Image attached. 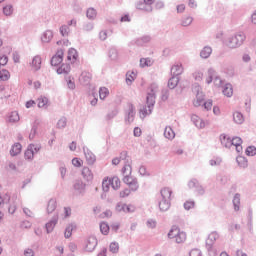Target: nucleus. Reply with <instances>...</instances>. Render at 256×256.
Instances as JSON below:
<instances>
[{"label": "nucleus", "mask_w": 256, "mask_h": 256, "mask_svg": "<svg viewBox=\"0 0 256 256\" xmlns=\"http://www.w3.org/2000/svg\"><path fill=\"white\" fill-rule=\"evenodd\" d=\"M5 203H8V211L11 213V215H13V213L17 211V203H19V198L17 195L11 196L9 192L5 193L4 195L0 194V207H3Z\"/></svg>", "instance_id": "obj_1"}, {"label": "nucleus", "mask_w": 256, "mask_h": 256, "mask_svg": "<svg viewBox=\"0 0 256 256\" xmlns=\"http://www.w3.org/2000/svg\"><path fill=\"white\" fill-rule=\"evenodd\" d=\"M110 187L114 189V191H117L118 189H121V180L117 176L113 177H105L102 181V189L106 193L109 191Z\"/></svg>", "instance_id": "obj_2"}, {"label": "nucleus", "mask_w": 256, "mask_h": 256, "mask_svg": "<svg viewBox=\"0 0 256 256\" xmlns=\"http://www.w3.org/2000/svg\"><path fill=\"white\" fill-rule=\"evenodd\" d=\"M246 38L245 33L238 32L228 39L227 45L230 49H237V47H241L242 43H245Z\"/></svg>", "instance_id": "obj_3"}, {"label": "nucleus", "mask_w": 256, "mask_h": 256, "mask_svg": "<svg viewBox=\"0 0 256 256\" xmlns=\"http://www.w3.org/2000/svg\"><path fill=\"white\" fill-rule=\"evenodd\" d=\"M169 239H174L177 243H185L187 239V234L181 231L177 226H173L168 233Z\"/></svg>", "instance_id": "obj_4"}, {"label": "nucleus", "mask_w": 256, "mask_h": 256, "mask_svg": "<svg viewBox=\"0 0 256 256\" xmlns=\"http://www.w3.org/2000/svg\"><path fill=\"white\" fill-rule=\"evenodd\" d=\"M123 183L131 189V191H137L139 189V183L137 182V179L133 178V176H126L123 177Z\"/></svg>", "instance_id": "obj_5"}, {"label": "nucleus", "mask_w": 256, "mask_h": 256, "mask_svg": "<svg viewBox=\"0 0 256 256\" xmlns=\"http://www.w3.org/2000/svg\"><path fill=\"white\" fill-rule=\"evenodd\" d=\"M64 55L65 51L63 49L57 50L56 54L51 59V65L58 67V65L62 64Z\"/></svg>", "instance_id": "obj_6"}, {"label": "nucleus", "mask_w": 256, "mask_h": 256, "mask_svg": "<svg viewBox=\"0 0 256 256\" xmlns=\"http://www.w3.org/2000/svg\"><path fill=\"white\" fill-rule=\"evenodd\" d=\"M191 119H192V122L194 123L195 127H197V129H205L207 127V125H209V121H205V120L201 119V117H199L196 114H193Z\"/></svg>", "instance_id": "obj_7"}, {"label": "nucleus", "mask_w": 256, "mask_h": 256, "mask_svg": "<svg viewBox=\"0 0 256 256\" xmlns=\"http://www.w3.org/2000/svg\"><path fill=\"white\" fill-rule=\"evenodd\" d=\"M135 205L119 203L116 206L117 211H123V213H135Z\"/></svg>", "instance_id": "obj_8"}, {"label": "nucleus", "mask_w": 256, "mask_h": 256, "mask_svg": "<svg viewBox=\"0 0 256 256\" xmlns=\"http://www.w3.org/2000/svg\"><path fill=\"white\" fill-rule=\"evenodd\" d=\"M67 61L71 64L77 63L79 61V52L75 48H70L67 52Z\"/></svg>", "instance_id": "obj_9"}, {"label": "nucleus", "mask_w": 256, "mask_h": 256, "mask_svg": "<svg viewBox=\"0 0 256 256\" xmlns=\"http://www.w3.org/2000/svg\"><path fill=\"white\" fill-rule=\"evenodd\" d=\"M205 103V94L197 88L196 97L193 100L194 107H201Z\"/></svg>", "instance_id": "obj_10"}, {"label": "nucleus", "mask_w": 256, "mask_h": 256, "mask_svg": "<svg viewBox=\"0 0 256 256\" xmlns=\"http://www.w3.org/2000/svg\"><path fill=\"white\" fill-rule=\"evenodd\" d=\"M172 196H173V190H171V188L164 187L160 190V199L171 201Z\"/></svg>", "instance_id": "obj_11"}, {"label": "nucleus", "mask_w": 256, "mask_h": 256, "mask_svg": "<svg viewBox=\"0 0 256 256\" xmlns=\"http://www.w3.org/2000/svg\"><path fill=\"white\" fill-rule=\"evenodd\" d=\"M91 79H93V76L87 71H83L79 76V81L82 85H89Z\"/></svg>", "instance_id": "obj_12"}, {"label": "nucleus", "mask_w": 256, "mask_h": 256, "mask_svg": "<svg viewBox=\"0 0 256 256\" xmlns=\"http://www.w3.org/2000/svg\"><path fill=\"white\" fill-rule=\"evenodd\" d=\"M35 151H37V147H35L34 144H30L25 151L24 157L25 159H28V161H31L33 157H35Z\"/></svg>", "instance_id": "obj_13"}, {"label": "nucleus", "mask_w": 256, "mask_h": 256, "mask_svg": "<svg viewBox=\"0 0 256 256\" xmlns=\"http://www.w3.org/2000/svg\"><path fill=\"white\" fill-rule=\"evenodd\" d=\"M183 64L181 63H177L174 66H172L171 68V73L172 75H174V77H178V75H183Z\"/></svg>", "instance_id": "obj_14"}, {"label": "nucleus", "mask_w": 256, "mask_h": 256, "mask_svg": "<svg viewBox=\"0 0 256 256\" xmlns=\"http://www.w3.org/2000/svg\"><path fill=\"white\" fill-rule=\"evenodd\" d=\"M158 205L160 211H169V208L171 207V200H164L163 198H159Z\"/></svg>", "instance_id": "obj_15"}, {"label": "nucleus", "mask_w": 256, "mask_h": 256, "mask_svg": "<svg viewBox=\"0 0 256 256\" xmlns=\"http://www.w3.org/2000/svg\"><path fill=\"white\" fill-rule=\"evenodd\" d=\"M82 177L85 181H93V172L91 169H89V167H84L82 169Z\"/></svg>", "instance_id": "obj_16"}, {"label": "nucleus", "mask_w": 256, "mask_h": 256, "mask_svg": "<svg viewBox=\"0 0 256 256\" xmlns=\"http://www.w3.org/2000/svg\"><path fill=\"white\" fill-rule=\"evenodd\" d=\"M58 75H67L71 73V65L70 64H62L58 69H57Z\"/></svg>", "instance_id": "obj_17"}, {"label": "nucleus", "mask_w": 256, "mask_h": 256, "mask_svg": "<svg viewBox=\"0 0 256 256\" xmlns=\"http://www.w3.org/2000/svg\"><path fill=\"white\" fill-rule=\"evenodd\" d=\"M241 145H243V140L241 138H232V147H236V151H238V153H241V151H243V147H241Z\"/></svg>", "instance_id": "obj_18"}, {"label": "nucleus", "mask_w": 256, "mask_h": 256, "mask_svg": "<svg viewBox=\"0 0 256 256\" xmlns=\"http://www.w3.org/2000/svg\"><path fill=\"white\" fill-rule=\"evenodd\" d=\"M95 247H97V238H95V237L88 238L87 243H86L87 251L91 252L95 249Z\"/></svg>", "instance_id": "obj_19"}, {"label": "nucleus", "mask_w": 256, "mask_h": 256, "mask_svg": "<svg viewBox=\"0 0 256 256\" xmlns=\"http://www.w3.org/2000/svg\"><path fill=\"white\" fill-rule=\"evenodd\" d=\"M220 141L221 143L224 145V147H232V141L233 139H231L229 136L222 134L220 136Z\"/></svg>", "instance_id": "obj_20"}, {"label": "nucleus", "mask_w": 256, "mask_h": 256, "mask_svg": "<svg viewBox=\"0 0 256 256\" xmlns=\"http://www.w3.org/2000/svg\"><path fill=\"white\" fill-rule=\"evenodd\" d=\"M31 65L34 71H39V69H41V56H35Z\"/></svg>", "instance_id": "obj_21"}, {"label": "nucleus", "mask_w": 256, "mask_h": 256, "mask_svg": "<svg viewBox=\"0 0 256 256\" xmlns=\"http://www.w3.org/2000/svg\"><path fill=\"white\" fill-rule=\"evenodd\" d=\"M211 53H213V49H211L209 46H206L200 52V57H202V59H208V57L211 56Z\"/></svg>", "instance_id": "obj_22"}, {"label": "nucleus", "mask_w": 256, "mask_h": 256, "mask_svg": "<svg viewBox=\"0 0 256 256\" xmlns=\"http://www.w3.org/2000/svg\"><path fill=\"white\" fill-rule=\"evenodd\" d=\"M22 146L20 143H16L12 146V149L10 150V155L15 157V155H19L21 153Z\"/></svg>", "instance_id": "obj_23"}, {"label": "nucleus", "mask_w": 256, "mask_h": 256, "mask_svg": "<svg viewBox=\"0 0 256 256\" xmlns=\"http://www.w3.org/2000/svg\"><path fill=\"white\" fill-rule=\"evenodd\" d=\"M223 95L226 97H233V86L231 84H226L223 89Z\"/></svg>", "instance_id": "obj_24"}, {"label": "nucleus", "mask_w": 256, "mask_h": 256, "mask_svg": "<svg viewBox=\"0 0 256 256\" xmlns=\"http://www.w3.org/2000/svg\"><path fill=\"white\" fill-rule=\"evenodd\" d=\"M13 5L11 4H7L3 7V14L6 16V17H11V15H13Z\"/></svg>", "instance_id": "obj_25"}, {"label": "nucleus", "mask_w": 256, "mask_h": 256, "mask_svg": "<svg viewBox=\"0 0 256 256\" xmlns=\"http://www.w3.org/2000/svg\"><path fill=\"white\" fill-rule=\"evenodd\" d=\"M164 137H166V139H175V132L173 131V129L171 127L165 128Z\"/></svg>", "instance_id": "obj_26"}, {"label": "nucleus", "mask_w": 256, "mask_h": 256, "mask_svg": "<svg viewBox=\"0 0 256 256\" xmlns=\"http://www.w3.org/2000/svg\"><path fill=\"white\" fill-rule=\"evenodd\" d=\"M11 79V73L8 70H1L0 71V81H9Z\"/></svg>", "instance_id": "obj_27"}, {"label": "nucleus", "mask_w": 256, "mask_h": 256, "mask_svg": "<svg viewBox=\"0 0 256 256\" xmlns=\"http://www.w3.org/2000/svg\"><path fill=\"white\" fill-rule=\"evenodd\" d=\"M136 77H137V73L127 72V74H126V83L128 85H131L133 83V81H135Z\"/></svg>", "instance_id": "obj_28"}, {"label": "nucleus", "mask_w": 256, "mask_h": 256, "mask_svg": "<svg viewBox=\"0 0 256 256\" xmlns=\"http://www.w3.org/2000/svg\"><path fill=\"white\" fill-rule=\"evenodd\" d=\"M153 111V108L151 106L144 107L140 110V117L144 119V117H147V115H151V112Z\"/></svg>", "instance_id": "obj_29"}, {"label": "nucleus", "mask_w": 256, "mask_h": 256, "mask_svg": "<svg viewBox=\"0 0 256 256\" xmlns=\"http://www.w3.org/2000/svg\"><path fill=\"white\" fill-rule=\"evenodd\" d=\"M132 171L133 169L131 168V166L129 164H125L124 167L122 168L123 177L131 176Z\"/></svg>", "instance_id": "obj_30"}, {"label": "nucleus", "mask_w": 256, "mask_h": 256, "mask_svg": "<svg viewBox=\"0 0 256 256\" xmlns=\"http://www.w3.org/2000/svg\"><path fill=\"white\" fill-rule=\"evenodd\" d=\"M76 228H77V226H75L74 224H70L66 227V230L64 232L66 239H69V237H71V235L73 233V229H76Z\"/></svg>", "instance_id": "obj_31"}, {"label": "nucleus", "mask_w": 256, "mask_h": 256, "mask_svg": "<svg viewBox=\"0 0 256 256\" xmlns=\"http://www.w3.org/2000/svg\"><path fill=\"white\" fill-rule=\"evenodd\" d=\"M53 39V32L46 31L42 36L43 43H49Z\"/></svg>", "instance_id": "obj_32"}, {"label": "nucleus", "mask_w": 256, "mask_h": 256, "mask_svg": "<svg viewBox=\"0 0 256 256\" xmlns=\"http://www.w3.org/2000/svg\"><path fill=\"white\" fill-rule=\"evenodd\" d=\"M214 75H215L214 70H208V72L204 76V79H205L206 83H208V84L212 83Z\"/></svg>", "instance_id": "obj_33"}, {"label": "nucleus", "mask_w": 256, "mask_h": 256, "mask_svg": "<svg viewBox=\"0 0 256 256\" xmlns=\"http://www.w3.org/2000/svg\"><path fill=\"white\" fill-rule=\"evenodd\" d=\"M233 205L235 211H239V205H241V195L236 194L233 199Z\"/></svg>", "instance_id": "obj_34"}, {"label": "nucleus", "mask_w": 256, "mask_h": 256, "mask_svg": "<svg viewBox=\"0 0 256 256\" xmlns=\"http://www.w3.org/2000/svg\"><path fill=\"white\" fill-rule=\"evenodd\" d=\"M233 119L238 125H241V123H243L244 121L243 114H241L240 112H235L233 115Z\"/></svg>", "instance_id": "obj_35"}, {"label": "nucleus", "mask_w": 256, "mask_h": 256, "mask_svg": "<svg viewBox=\"0 0 256 256\" xmlns=\"http://www.w3.org/2000/svg\"><path fill=\"white\" fill-rule=\"evenodd\" d=\"M55 209H57V201L50 200L48 202V206H47L48 213H53V211H55Z\"/></svg>", "instance_id": "obj_36"}, {"label": "nucleus", "mask_w": 256, "mask_h": 256, "mask_svg": "<svg viewBox=\"0 0 256 256\" xmlns=\"http://www.w3.org/2000/svg\"><path fill=\"white\" fill-rule=\"evenodd\" d=\"M179 84V78L177 77H172L168 81V87L169 89H175L176 85Z\"/></svg>", "instance_id": "obj_37"}, {"label": "nucleus", "mask_w": 256, "mask_h": 256, "mask_svg": "<svg viewBox=\"0 0 256 256\" xmlns=\"http://www.w3.org/2000/svg\"><path fill=\"white\" fill-rule=\"evenodd\" d=\"M192 23H193V17L191 16H185L181 21V25L183 27H189V25H191Z\"/></svg>", "instance_id": "obj_38"}, {"label": "nucleus", "mask_w": 256, "mask_h": 256, "mask_svg": "<svg viewBox=\"0 0 256 256\" xmlns=\"http://www.w3.org/2000/svg\"><path fill=\"white\" fill-rule=\"evenodd\" d=\"M100 231L102 235H109V224L102 222L100 224Z\"/></svg>", "instance_id": "obj_39"}, {"label": "nucleus", "mask_w": 256, "mask_h": 256, "mask_svg": "<svg viewBox=\"0 0 256 256\" xmlns=\"http://www.w3.org/2000/svg\"><path fill=\"white\" fill-rule=\"evenodd\" d=\"M47 103H49V100L47 99V97L41 96L40 98H38L39 108L47 107Z\"/></svg>", "instance_id": "obj_40"}, {"label": "nucleus", "mask_w": 256, "mask_h": 256, "mask_svg": "<svg viewBox=\"0 0 256 256\" xmlns=\"http://www.w3.org/2000/svg\"><path fill=\"white\" fill-rule=\"evenodd\" d=\"M71 29H69V25H62L60 27V33L63 37H67L70 33Z\"/></svg>", "instance_id": "obj_41"}, {"label": "nucleus", "mask_w": 256, "mask_h": 256, "mask_svg": "<svg viewBox=\"0 0 256 256\" xmlns=\"http://www.w3.org/2000/svg\"><path fill=\"white\" fill-rule=\"evenodd\" d=\"M100 99H106L109 96V89L102 87L99 90Z\"/></svg>", "instance_id": "obj_42"}, {"label": "nucleus", "mask_w": 256, "mask_h": 256, "mask_svg": "<svg viewBox=\"0 0 256 256\" xmlns=\"http://www.w3.org/2000/svg\"><path fill=\"white\" fill-rule=\"evenodd\" d=\"M57 225V220L50 221L46 224V231L47 233H51L53 229H55V226Z\"/></svg>", "instance_id": "obj_43"}, {"label": "nucleus", "mask_w": 256, "mask_h": 256, "mask_svg": "<svg viewBox=\"0 0 256 256\" xmlns=\"http://www.w3.org/2000/svg\"><path fill=\"white\" fill-rule=\"evenodd\" d=\"M109 251L111 253H119V243L112 242L109 246Z\"/></svg>", "instance_id": "obj_44"}, {"label": "nucleus", "mask_w": 256, "mask_h": 256, "mask_svg": "<svg viewBox=\"0 0 256 256\" xmlns=\"http://www.w3.org/2000/svg\"><path fill=\"white\" fill-rule=\"evenodd\" d=\"M236 161L240 167H247V159H245V157L238 156Z\"/></svg>", "instance_id": "obj_45"}, {"label": "nucleus", "mask_w": 256, "mask_h": 256, "mask_svg": "<svg viewBox=\"0 0 256 256\" xmlns=\"http://www.w3.org/2000/svg\"><path fill=\"white\" fill-rule=\"evenodd\" d=\"M19 121V113L17 112H12L9 116V122L10 123H17Z\"/></svg>", "instance_id": "obj_46"}, {"label": "nucleus", "mask_w": 256, "mask_h": 256, "mask_svg": "<svg viewBox=\"0 0 256 256\" xmlns=\"http://www.w3.org/2000/svg\"><path fill=\"white\" fill-rule=\"evenodd\" d=\"M87 17L88 19H95V17H97V10L90 8L87 10Z\"/></svg>", "instance_id": "obj_47"}, {"label": "nucleus", "mask_w": 256, "mask_h": 256, "mask_svg": "<svg viewBox=\"0 0 256 256\" xmlns=\"http://www.w3.org/2000/svg\"><path fill=\"white\" fill-rule=\"evenodd\" d=\"M152 63L153 62L151 61V59H147V58L140 59L141 67H149V66H151Z\"/></svg>", "instance_id": "obj_48"}, {"label": "nucleus", "mask_w": 256, "mask_h": 256, "mask_svg": "<svg viewBox=\"0 0 256 256\" xmlns=\"http://www.w3.org/2000/svg\"><path fill=\"white\" fill-rule=\"evenodd\" d=\"M246 155H248V157H254V155H256V148L254 146H250L246 149Z\"/></svg>", "instance_id": "obj_49"}, {"label": "nucleus", "mask_w": 256, "mask_h": 256, "mask_svg": "<svg viewBox=\"0 0 256 256\" xmlns=\"http://www.w3.org/2000/svg\"><path fill=\"white\" fill-rule=\"evenodd\" d=\"M111 215H113V212H111V210H106L103 213L99 214V218L100 219H107L109 217H111Z\"/></svg>", "instance_id": "obj_50"}, {"label": "nucleus", "mask_w": 256, "mask_h": 256, "mask_svg": "<svg viewBox=\"0 0 256 256\" xmlns=\"http://www.w3.org/2000/svg\"><path fill=\"white\" fill-rule=\"evenodd\" d=\"M85 157H86V160L88 161V163H90V164L95 161V156L91 152H85Z\"/></svg>", "instance_id": "obj_51"}, {"label": "nucleus", "mask_w": 256, "mask_h": 256, "mask_svg": "<svg viewBox=\"0 0 256 256\" xmlns=\"http://www.w3.org/2000/svg\"><path fill=\"white\" fill-rule=\"evenodd\" d=\"M147 105H148V107L153 108V105H155V96L154 95L147 96Z\"/></svg>", "instance_id": "obj_52"}, {"label": "nucleus", "mask_w": 256, "mask_h": 256, "mask_svg": "<svg viewBox=\"0 0 256 256\" xmlns=\"http://www.w3.org/2000/svg\"><path fill=\"white\" fill-rule=\"evenodd\" d=\"M7 63H9V58H8L7 56H5V55L0 56V69H1L2 67H5V65H6Z\"/></svg>", "instance_id": "obj_53"}, {"label": "nucleus", "mask_w": 256, "mask_h": 256, "mask_svg": "<svg viewBox=\"0 0 256 256\" xmlns=\"http://www.w3.org/2000/svg\"><path fill=\"white\" fill-rule=\"evenodd\" d=\"M72 165L74 167H82L83 166V160H81L79 158H74V159H72Z\"/></svg>", "instance_id": "obj_54"}, {"label": "nucleus", "mask_w": 256, "mask_h": 256, "mask_svg": "<svg viewBox=\"0 0 256 256\" xmlns=\"http://www.w3.org/2000/svg\"><path fill=\"white\" fill-rule=\"evenodd\" d=\"M129 195H131V189L129 188L120 191V197H122V199H125V197H129Z\"/></svg>", "instance_id": "obj_55"}, {"label": "nucleus", "mask_w": 256, "mask_h": 256, "mask_svg": "<svg viewBox=\"0 0 256 256\" xmlns=\"http://www.w3.org/2000/svg\"><path fill=\"white\" fill-rule=\"evenodd\" d=\"M193 207H195V202L194 201H186L184 203V209H186V211H189L190 209H193Z\"/></svg>", "instance_id": "obj_56"}, {"label": "nucleus", "mask_w": 256, "mask_h": 256, "mask_svg": "<svg viewBox=\"0 0 256 256\" xmlns=\"http://www.w3.org/2000/svg\"><path fill=\"white\" fill-rule=\"evenodd\" d=\"M203 105H204V109H206V111H211V109H213V100H208V101L204 102Z\"/></svg>", "instance_id": "obj_57"}, {"label": "nucleus", "mask_w": 256, "mask_h": 256, "mask_svg": "<svg viewBox=\"0 0 256 256\" xmlns=\"http://www.w3.org/2000/svg\"><path fill=\"white\" fill-rule=\"evenodd\" d=\"M66 126H67V120L65 118L60 119L57 123L58 129H64V127Z\"/></svg>", "instance_id": "obj_58"}, {"label": "nucleus", "mask_w": 256, "mask_h": 256, "mask_svg": "<svg viewBox=\"0 0 256 256\" xmlns=\"http://www.w3.org/2000/svg\"><path fill=\"white\" fill-rule=\"evenodd\" d=\"M147 227H149V229H155V227H157V222L155 220H148Z\"/></svg>", "instance_id": "obj_59"}, {"label": "nucleus", "mask_w": 256, "mask_h": 256, "mask_svg": "<svg viewBox=\"0 0 256 256\" xmlns=\"http://www.w3.org/2000/svg\"><path fill=\"white\" fill-rule=\"evenodd\" d=\"M194 78L196 81H201V79H203V72L201 71H196L194 73Z\"/></svg>", "instance_id": "obj_60"}, {"label": "nucleus", "mask_w": 256, "mask_h": 256, "mask_svg": "<svg viewBox=\"0 0 256 256\" xmlns=\"http://www.w3.org/2000/svg\"><path fill=\"white\" fill-rule=\"evenodd\" d=\"M210 165L215 167V165H221V159H212L210 160Z\"/></svg>", "instance_id": "obj_61"}, {"label": "nucleus", "mask_w": 256, "mask_h": 256, "mask_svg": "<svg viewBox=\"0 0 256 256\" xmlns=\"http://www.w3.org/2000/svg\"><path fill=\"white\" fill-rule=\"evenodd\" d=\"M190 256H201V251L198 249H193L190 251Z\"/></svg>", "instance_id": "obj_62"}, {"label": "nucleus", "mask_w": 256, "mask_h": 256, "mask_svg": "<svg viewBox=\"0 0 256 256\" xmlns=\"http://www.w3.org/2000/svg\"><path fill=\"white\" fill-rule=\"evenodd\" d=\"M99 38L101 41H105L107 39V31H101L99 34Z\"/></svg>", "instance_id": "obj_63"}, {"label": "nucleus", "mask_w": 256, "mask_h": 256, "mask_svg": "<svg viewBox=\"0 0 256 256\" xmlns=\"http://www.w3.org/2000/svg\"><path fill=\"white\" fill-rule=\"evenodd\" d=\"M141 128L136 127L134 128V137H141Z\"/></svg>", "instance_id": "obj_64"}]
</instances>
